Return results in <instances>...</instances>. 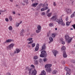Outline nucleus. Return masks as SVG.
Here are the masks:
<instances>
[{"mask_svg":"<svg viewBox=\"0 0 75 75\" xmlns=\"http://www.w3.org/2000/svg\"><path fill=\"white\" fill-rule=\"evenodd\" d=\"M61 49L62 50H65L66 49V47L64 46H63Z\"/></svg>","mask_w":75,"mask_h":75,"instance_id":"22","label":"nucleus"},{"mask_svg":"<svg viewBox=\"0 0 75 75\" xmlns=\"http://www.w3.org/2000/svg\"><path fill=\"white\" fill-rule=\"evenodd\" d=\"M49 35H50V34H49V33H47V37H49Z\"/></svg>","mask_w":75,"mask_h":75,"instance_id":"55","label":"nucleus"},{"mask_svg":"<svg viewBox=\"0 0 75 75\" xmlns=\"http://www.w3.org/2000/svg\"><path fill=\"white\" fill-rule=\"evenodd\" d=\"M8 29L9 30H13V27L11 26H10L9 27Z\"/></svg>","mask_w":75,"mask_h":75,"instance_id":"24","label":"nucleus"},{"mask_svg":"<svg viewBox=\"0 0 75 75\" xmlns=\"http://www.w3.org/2000/svg\"><path fill=\"white\" fill-rule=\"evenodd\" d=\"M46 49V47L45 46V44H44L42 47V49L40 51H42V50H45Z\"/></svg>","mask_w":75,"mask_h":75,"instance_id":"13","label":"nucleus"},{"mask_svg":"<svg viewBox=\"0 0 75 75\" xmlns=\"http://www.w3.org/2000/svg\"><path fill=\"white\" fill-rule=\"evenodd\" d=\"M53 25H54V24H53L52 23H50L49 24V26H50V27H52V26H53Z\"/></svg>","mask_w":75,"mask_h":75,"instance_id":"25","label":"nucleus"},{"mask_svg":"<svg viewBox=\"0 0 75 75\" xmlns=\"http://www.w3.org/2000/svg\"><path fill=\"white\" fill-rule=\"evenodd\" d=\"M12 41H14V40L11 39H8L5 41V43H8V42H12Z\"/></svg>","mask_w":75,"mask_h":75,"instance_id":"9","label":"nucleus"},{"mask_svg":"<svg viewBox=\"0 0 75 75\" xmlns=\"http://www.w3.org/2000/svg\"><path fill=\"white\" fill-rule=\"evenodd\" d=\"M57 72V71L56 70H54L52 72L53 74H56Z\"/></svg>","mask_w":75,"mask_h":75,"instance_id":"23","label":"nucleus"},{"mask_svg":"<svg viewBox=\"0 0 75 75\" xmlns=\"http://www.w3.org/2000/svg\"><path fill=\"white\" fill-rule=\"evenodd\" d=\"M42 61V60L41 59H40L39 60V62L40 63H41Z\"/></svg>","mask_w":75,"mask_h":75,"instance_id":"29","label":"nucleus"},{"mask_svg":"<svg viewBox=\"0 0 75 75\" xmlns=\"http://www.w3.org/2000/svg\"><path fill=\"white\" fill-rule=\"evenodd\" d=\"M50 9H48L47 11V13H48V12H50Z\"/></svg>","mask_w":75,"mask_h":75,"instance_id":"48","label":"nucleus"},{"mask_svg":"<svg viewBox=\"0 0 75 75\" xmlns=\"http://www.w3.org/2000/svg\"><path fill=\"white\" fill-rule=\"evenodd\" d=\"M46 5L47 6H48V4H46Z\"/></svg>","mask_w":75,"mask_h":75,"instance_id":"63","label":"nucleus"},{"mask_svg":"<svg viewBox=\"0 0 75 75\" xmlns=\"http://www.w3.org/2000/svg\"><path fill=\"white\" fill-rule=\"evenodd\" d=\"M24 32V30L23 29H22V30H21V35L22 34V33Z\"/></svg>","mask_w":75,"mask_h":75,"instance_id":"42","label":"nucleus"},{"mask_svg":"<svg viewBox=\"0 0 75 75\" xmlns=\"http://www.w3.org/2000/svg\"><path fill=\"white\" fill-rule=\"evenodd\" d=\"M10 1L11 2H13V0H10Z\"/></svg>","mask_w":75,"mask_h":75,"instance_id":"56","label":"nucleus"},{"mask_svg":"<svg viewBox=\"0 0 75 75\" xmlns=\"http://www.w3.org/2000/svg\"><path fill=\"white\" fill-rule=\"evenodd\" d=\"M21 23H22V22H21L20 23H19V24H21Z\"/></svg>","mask_w":75,"mask_h":75,"instance_id":"64","label":"nucleus"},{"mask_svg":"<svg viewBox=\"0 0 75 75\" xmlns=\"http://www.w3.org/2000/svg\"><path fill=\"white\" fill-rule=\"evenodd\" d=\"M63 57L64 58H67V53H66V52L64 51L63 52Z\"/></svg>","mask_w":75,"mask_h":75,"instance_id":"12","label":"nucleus"},{"mask_svg":"<svg viewBox=\"0 0 75 75\" xmlns=\"http://www.w3.org/2000/svg\"><path fill=\"white\" fill-rule=\"evenodd\" d=\"M37 29L38 30L41 31V27L40 25H38L37 27Z\"/></svg>","mask_w":75,"mask_h":75,"instance_id":"18","label":"nucleus"},{"mask_svg":"<svg viewBox=\"0 0 75 75\" xmlns=\"http://www.w3.org/2000/svg\"><path fill=\"white\" fill-rule=\"evenodd\" d=\"M26 69L28 70L29 75H36L37 74V70L34 69H30L28 67H26Z\"/></svg>","mask_w":75,"mask_h":75,"instance_id":"1","label":"nucleus"},{"mask_svg":"<svg viewBox=\"0 0 75 75\" xmlns=\"http://www.w3.org/2000/svg\"><path fill=\"white\" fill-rule=\"evenodd\" d=\"M61 41L62 42V44H65V42L63 41V38H62L61 39Z\"/></svg>","mask_w":75,"mask_h":75,"instance_id":"20","label":"nucleus"},{"mask_svg":"<svg viewBox=\"0 0 75 75\" xmlns=\"http://www.w3.org/2000/svg\"><path fill=\"white\" fill-rule=\"evenodd\" d=\"M27 47H28V48H31V46H30V45H27Z\"/></svg>","mask_w":75,"mask_h":75,"instance_id":"47","label":"nucleus"},{"mask_svg":"<svg viewBox=\"0 0 75 75\" xmlns=\"http://www.w3.org/2000/svg\"><path fill=\"white\" fill-rule=\"evenodd\" d=\"M33 40H32V41H30L29 42H28V44H32V43H33Z\"/></svg>","mask_w":75,"mask_h":75,"instance_id":"36","label":"nucleus"},{"mask_svg":"<svg viewBox=\"0 0 75 75\" xmlns=\"http://www.w3.org/2000/svg\"><path fill=\"white\" fill-rule=\"evenodd\" d=\"M70 30H73V29L72 28H70Z\"/></svg>","mask_w":75,"mask_h":75,"instance_id":"62","label":"nucleus"},{"mask_svg":"<svg viewBox=\"0 0 75 75\" xmlns=\"http://www.w3.org/2000/svg\"><path fill=\"white\" fill-rule=\"evenodd\" d=\"M50 21H56L57 22L58 21L59 19L58 18V16L56 15L53 16L51 18H50Z\"/></svg>","mask_w":75,"mask_h":75,"instance_id":"3","label":"nucleus"},{"mask_svg":"<svg viewBox=\"0 0 75 75\" xmlns=\"http://www.w3.org/2000/svg\"><path fill=\"white\" fill-rule=\"evenodd\" d=\"M43 60L44 62H46V61H47V59L46 58H44Z\"/></svg>","mask_w":75,"mask_h":75,"instance_id":"30","label":"nucleus"},{"mask_svg":"<svg viewBox=\"0 0 75 75\" xmlns=\"http://www.w3.org/2000/svg\"><path fill=\"white\" fill-rule=\"evenodd\" d=\"M52 52L53 53L54 56H55V57H56L57 56V54H58V51L56 50H54Z\"/></svg>","mask_w":75,"mask_h":75,"instance_id":"8","label":"nucleus"},{"mask_svg":"<svg viewBox=\"0 0 75 75\" xmlns=\"http://www.w3.org/2000/svg\"><path fill=\"white\" fill-rule=\"evenodd\" d=\"M73 14H74V16H75V11L74 13Z\"/></svg>","mask_w":75,"mask_h":75,"instance_id":"58","label":"nucleus"},{"mask_svg":"<svg viewBox=\"0 0 75 75\" xmlns=\"http://www.w3.org/2000/svg\"><path fill=\"white\" fill-rule=\"evenodd\" d=\"M74 16H75L74 15L73 13V14H72L71 16V18H72V17H74Z\"/></svg>","mask_w":75,"mask_h":75,"instance_id":"35","label":"nucleus"},{"mask_svg":"<svg viewBox=\"0 0 75 75\" xmlns=\"http://www.w3.org/2000/svg\"><path fill=\"white\" fill-rule=\"evenodd\" d=\"M41 5H42V4H40L39 5V9H40L41 8Z\"/></svg>","mask_w":75,"mask_h":75,"instance_id":"39","label":"nucleus"},{"mask_svg":"<svg viewBox=\"0 0 75 75\" xmlns=\"http://www.w3.org/2000/svg\"><path fill=\"white\" fill-rule=\"evenodd\" d=\"M5 20L6 21H7V22H8V19L7 18H6L5 19Z\"/></svg>","mask_w":75,"mask_h":75,"instance_id":"41","label":"nucleus"},{"mask_svg":"<svg viewBox=\"0 0 75 75\" xmlns=\"http://www.w3.org/2000/svg\"><path fill=\"white\" fill-rule=\"evenodd\" d=\"M65 39L67 41H68V42H70L72 40L73 38H71V37H69L68 35H66L65 36Z\"/></svg>","mask_w":75,"mask_h":75,"instance_id":"5","label":"nucleus"},{"mask_svg":"<svg viewBox=\"0 0 75 75\" xmlns=\"http://www.w3.org/2000/svg\"><path fill=\"white\" fill-rule=\"evenodd\" d=\"M32 10H33L34 11L35 10L34 9V8H32Z\"/></svg>","mask_w":75,"mask_h":75,"instance_id":"57","label":"nucleus"},{"mask_svg":"<svg viewBox=\"0 0 75 75\" xmlns=\"http://www.w3.org/2000/svg\"><path fill=\"white\" fill-rule=\"evenodd\" d=\"M48 9V7L46 6L45 7L42 8L41 9V10L42 11H45V10H47Z\"/></svg>","mask_w":75,"mask_h":75,"instance_id":"10","label":"nucleus"},{"mask_svg":"<svg viewBox=\"0 0 75 75\" xmlns=\"http://www.w3.org/2000/svg\"><path fill=\"white\" fill-rule=\"evenodd\" d=\"M66 75H70L71 74L69 73V72H67Z\"/></svg>","mask_w":75,"mask_h":75,"instance_id":"38","label":"nucleus"},{"mask_svg":"<svg viewBox=\"0 0 75 75\" xmlns=\"http://www.w3.org/2000/svg\"><path fill=\"white\" fill-rule=\"evenodd\" d=\"M22 4H23V5L24 6L25 5V4H23V3H22Z\"/></svg>","mask_w":75,"mask_h":75,"instance_id":"59","label":"nucleus"},{"mask_svg":"<svg viewBox=\"0 0 75 75\" xmlns=\"http://www.w3.org/2000/svg\"><path fill=\"white\" fill-rule=\"evenodd\" d=\"M49 38L50 41L49 42V44H50V43L53 41V39L51 37H49Z\"/></svg>","mask_w":75,"mask_h":75,"instance_id":"17","label":"nucleus"},{"mask_svg":"<svg viewBox=\"0 0 75 75\" xmlns=\"http://www.w3.org/2000/svg\"><path fill=\"white\" fill-rule=\"evenodd\" d=\"M5 11H6V10H4V11L0 10V12H1V13H3V12H4Z\"/></svg>","mask_w":75,"mask_h":75,"instance_id":"40","label":"nucleus"},{"mask_svg":"<svg viewBox=\"0 0 75 75\" xmlns=\"http://www.w3.org/2000/svg\"><path fill=\"white\" fill-rule=\"evenodd\" d=\"M14 45V44L11 43L9 46L7 47V50H10L12 48H13V47Z\"/></svg>","mask_w":75,"mask_h":75,"instance_id":"7","label":"nucleus"},{"mask_svg":"<svg viewBox=\"0 0 75 75\" xmlns=\"http://www.w3.org/2000/svg\"><path fill=\"white\" fill-rule=\"evenodd\" d=\"M66 21H68V17H67L66 18Z\"/></svg>","mask_w":75,"mask_h":75,"instance_id":"50","label":"nucleus"},{"mask_svg":"<svg viewBox=\"0 0 75 75\" xmlns=\"http://www.w3.org/2000/svg\"><path fill=\"white\" fill-rule=\"evenodd\" d=\"M31 67H33V68L35 67L34 65H33V64L31 65Z\"/></svg>","mask_w":75,"mask_h":75,"instance_id":"51","label":"nucleus"},{"mask_svg":"<svg viewBox=\"0 0 75 75\" xmlns=\"http://www.w3.org/2000/svg\"><path fill=\"white\" fill-rule=\"evenodd\" d=\"M62 64H65V61H63V62H62Z\"/></svg>","mask_w":75,"mask_h":75,"instance_id":"54","label":"nucleus"},{"mask_svg":"<svg viewBox=\"0 0 75 75\" xmlns=\"http://www.w3.org/2000/svg\"><path fill=\"white\" fill-rule=\"evenodd\" d=\"M67 14H71L72 13V10L71 9H67Z\"/></svg>","mask_w":75,"mask_h":75,"instance_id":"11","label":"nucleus"},{"mask_svg":"<svg viewBox=\"0 0 75 75\" xmlns=\"http://www.w3.org/2000/svg\"><path fill=\"white\" fill-rule=\"evenodd\" d=\"M51 14H52V13H48V14L47 15V16H48V17H50V16H51Z\"/></svg>","mask_w":75,"mask_h":75,"instance_id":"27","label":"nucleus"},{"mask_svg":"<svg viewBox=\"0 0 75 75\" xmlns=\"http://www.w3.org/2000/svg\"><path fill=\"white\" fill-rule=\"evenodd\" d=\"M35 45V43H33L32 45V47H34Z\"/></svg>","mask_w":75,"mask_h":75,"instance_id":"33","label":"nucleus"},{"mask_svg":"<svg viewBox=\"0 0 75 75\" xmlns=\"http://www.w3.org/2000/svg\"><path fill=\"white\" fill-rule=\"evenodd\" d=\"M65 69L67 71V72H70V71H71V69L67 67H65Z\"/></svg>","mask_w":75,"mask_h":75,"instance_id":"15","label":"nucleus"},{"mask_svg":"<svg viewBox=\"0 0 75 75\" xmlns=\"http://www.w3.org/2000/svg\"><path fill=\"white\" fill-rule=\"evenodd\" d=\"M20 50L19 49H16V51L15 50L14 51V54H18V53H19L20 52Z\"/></svg>","mask_w":75,"mask_h":75,"instance_id":"14","label":"nucleus"},{"mask_svg":"<svg viewBox=\"0 0 75 75\" xmlns=\"http://www.w3.org/2000/svg\"><path fill=\"white\" fill-rule=\"evenodd\" d=\"M34 59H37V58H38V57H37V56H34Z\"/></svg>","mask_w":75,"mask_h":75,"instance_id":"32","label":"nucleus"},{"mask_svg":"<svg viewBox=\"0 0 75 75\" xmlns=\"http://www.w3.org/2000/svg\"><path fill=\"white\" fill-rule=\"evenodd\" d=\"M47 56L46 51L45 50H43L41 52V54L40 55V57H45V58Z\"/></svg>","mask_w":75,"mask_h":75,"instance_id":"4","label":"nucleus"},{"mask_svg":"<svg viewBox=\"0 0 75 75\" xmlns=\"http://www.w3.org/2000/svg\"><path fill=\"white\" fill-rule=\"evenodd\" d=\"M45 15V13L44 12H43V13H42V16H44Z\"/></svg>","mask_w":75,"mask_h":75,"instance_id":"46","label":"nucleus"},{"mask_svg":"<svg viewBox=\"0 0 75 75\" xmlns=\"http://www.w3.org/2000/svg\"><path fill=\"white\" fill-rule=\"evenodd\" d=\"M52 37L53 38H54L55 37V35L54 34H52Z\"/></svg>","mask_w":75,"mask_h":75,"instance_id":"43","label":"nucleus"},{"mask_svg":"<svg viewBox=\"0 0 75 75\" xmlns=\"http://www.w3.org/2000/svg\"><path fill=\"white\" fill-rule=\"evenodd\" d=\"M16 7H17V6H18V5H16Z\"/></svg>","mask_w":75,"mask_h":75,"instance_id":"61","label":"nucleus"},{"mask_svg":"<svg viewBox=\"0 0 75 75\" xmlns=\"http://www.w3.org/2000/svg\"><path fill=\"white\" fill-rule=\"evenodd\" d=\"M32 40H33V38H30V39H29V41H31Z\"/></svg>","mask_w":75,"mask_h":75,"instance_id":"49","label":"nucleus"},{"mask_svg":"<svg viewBox=\"0 0 75 75\" xmlns=\"http://www.w3.org/2000/svg\"><path fill=\"white\" fill-rule=\"evenodd\" d=\"M52 67L51 64H47L45 65V68H46V70L47 72H51V69L50 67Z\"/></svg>","mask_w":75,"mask_h":75,"instance_id":"2","label":"nucleus"},{"mask_svg":"<svg viewBox=\"0 0 75 75\" xmlns=\"http://www.w3.org/2000/svg\"><path fill=\"white\" fill-rule=\"evenodd\" d=\"M39 50V47H36L35 48V51H38Z\"/></svg>","mask_w":75,"mask_h":75,"instance_id":"28","label":"nucleus"},{"mask_svg":"<svg viewBox=\"0 0 75 75\" xmlns=\"http://www.w3.org/2000/svg\"><path fill=\"white\" fill-rule=\"evenodd\" d=\"M34 64H35V65H37L38 64V62L37 60L34 61Z\"/></svg>","mask_w":75,"mask_h":75,"instance_id":"19","label":"nucleus"},{"mask_svg":"<svg viewBox=\"0 0 75 75\" xmlns=\"http://www.w3.org/2000/svg\"><path fill=\"white\" fill-rule=\"evenodd\" d=\"M9 19L10 21H11L13 20V19L12 18V17L10 16L9 17Z\"/></svg>","mask_w":75,"mask_h":75,"instance_id":"26","label":"nucleus"},{"mask_svg":"<svg viewBox=\"0 0 75 75\" xmlns=\"http://www.w3.org/2000/svg\"><path fill=\"white\" fill-rule=\"evenodd\" d=\"M39 44H37L36 45V47H38V48H39Z\"/></svg>","mask_w":75,"mask_h":75,"instance_id":"44","label":"nucleus"},{"mask_svg":"<svg viewBox=\"0 0 75 75\" xmlns=\"http://www.w3.org/2000/svg\"><path fill=\"white\" fill-rule=\"evenodd\" d=\"M38 5V3H33L32 5V6L34 7H36Z\"/></svg>","mask_w":75,"mask_h":75,"instance_id":"16","label":"nucleus"},{"mask_svg":"<svg viewBox=\"0 0 75 75\" xmlns=\"http://www.w3.org/2000/svg\"><path fill=\"white\" fill-rule=\"evenodd\" d=\"M71 23V21L70 22H69V21H67L66 22V24L67 25H69V24H70V23Z\"/></svg>","mask_w":75,"mask_h":75,"instance_id":"21","label":"nucleus"},{"mask_svg":"<svg viewBox=\"0 0 75 75\" xmlns=\"http://www.w3.org/2000/svg\"><path fill=\"white\" fill-rule=\"evenodd\" d=\"M72 26L73 27V28H74V29H75V24L72 25Z\"/></svg>","mask_w":75,"mask_h":75,"instance_id":"45","label":"nucleus"},{"mask_svg":"<svg viewBox=\"0 0 75 75\" xmlns=\"http://www.w3.org/2000/svg\"><path fill=\"white\" fill-rule=\"evenodd\" d=\"M57 5V4H56V3L55 2H53V6H56Z\"/></svg>","mask_w":75,"mask_h":75,"instance_id":"37","label":"nucleus"},{"mask_svg":"<svg viewBox=\"0 0 75 75\" xmlns=\"http://www.w3.org/2000/svg\"><path fill=\"white\" fill-rule=\"evenodd\" d=\"M40 30H36V33H40Z\"/></svg>","mask_w":75,"mask_h":75,"instance_id":"34","label":"nucleus"},{"mask_svg":"<svg viewBox=\"0 0 75 75\" xmlns=\"http://www.w3.org/2000/svg\"><path fill=\"white\" fill-rule=\"evenodd\" d=\"M55 30H57V28H55Z\"/></svg>","mask_w":75,"mask_h":75,"instance_id":"60","label":"nucleus"},{"mask_svg":"<svg viewBox=\"0 0 75 75\" xmlns=\"http://www.w3.org/2000/svg\"><path fill=\"white\" fill-rule=\"evenodd\" d=\"M19 25H20V23H18V24L16 25L17 27H18V26H19Z\"/></svg>","mask_w":75,"mask_h":75,"instance_id":"52","label":"nucleus"},{"mask_svg":"<svg viewBox=\"0 0 75 75\" xmlns=\"http://www.w3.org/2000/svg\"><path fill=\"white\" fill-rule=\"evenodd\" d=\"M28 1V0H24L23 2L24 3H26V4H28V3L27 2Z\"/></svg>","mask_w":75,"mask_h":75,"instance_id":"31","label":"nucleus"},{"mask_svg":"<svg viewBox=\"0 0 75 75\" xmlns=\"http://www.w3.org/2000/svg\"><path fill=\"white\" fill-rule=\"evenodd\" d=\"M13 14H16V12L15 11L13 12Z\"/></svg>","mask_w":75,"mask_h":75,"instance_id":"53","label":"nucleus"},{"mask_svg":"<svg viewBox=\"0 0 75 75\" xmlns=\"http://www.w3.org/2000/svg\"><path fill=\"white\" fill-rule=\"evenodd\" d=\"M57 23L59 24H61L62 25L64 26L65 25V23H64V22L63 21V20H62V18H60L59 19V21H58Z\"/></svg>","mask_w":75,"mask_h":75,"instance_id":"6","label":"nucleus"}]
</instances>
